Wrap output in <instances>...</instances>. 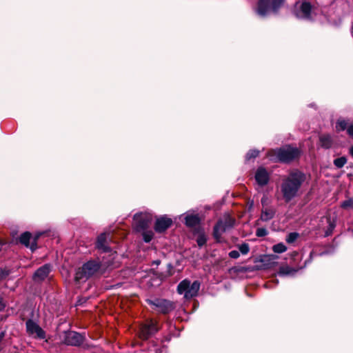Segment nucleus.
<instances>
[{"label":"nucleus","mask_w":353,"mask_h":353,"mask_svg":"<svg viewBox=\"0 0 353 353\" xmlns=\"http://www.w3.org/2000/svg\"><path fill=\"white\" fill-rule=\"evenodd\" d=\"M301 154L300 149L288 144L280 148L269 150L266 155L269 160L273 163L289 164L299 159Z\"/></svg>","instance_id":"f03ea898"},{"label":"nucleus","mask_w":353,"mask_h":353,"mask_svg":"<svg viewBox=\"0 0 353 353\" xmlns=\"http://www.w3.org/2000/svg\"><path fill=\"white\" fill-rule=\"evenodd\" d=\"M10 270L6 268H0V281L6 279L10 274Z\"/></svg>","instance_id":"72a5a7b5"},{"label":"nucleus","mask_w":353,"mask_h":353,"mask_svg":"<svg viewBox=\"0 0 353 353\" xmlns=\"http://www.w3.org/2000/svg\"><path fill=\"white\" fill-rule=\"evenodd\" d=\"M307 261H308V260H306V261H305V265H306V263H307Z\"/></svg>","instance_id":"8fccbe9b"},{"label":"nucleus","mask_w":353,"mask_h":353,"mask_svg":"<svg viewBox=\"0 0 353 353\" xmlns=\"http://www.w3.org/2000/svg\"><path fill=\"white\" fill-rule=\"evenodd\" d=\"M172 225V219L168 217L167 215L156 216V221L154 225V229L156 232L161 234L165 232Z\"/></svg>","instance_id":"ddd939ff"},{"label":"nucleus","mask_w":353,"mask_h":353,"mask_svg":"<svg viewBox=\"0 0 353 353\" xmlns=\"http://www.w3.org/2000/svg\"><path fill=\"white\" fill-rule=\"evenodd\" d=\"M312 254H313V252H311L310 254V260L312 259Z\"/></svg>","instance_id":"a18cd8bd"},{"label":"nucleus","mask_w":353,"mask_h":353,"mask_svg":"<svg viewBox=\"0 0 353 353\" xmlns=\"http://www.w3.org/2000/svg\"><path fill=\"white\" fill-rule=\"evenodd\" d=\"M5 244V242L3 240L0 239V252L1 251L2 246Z\"/></svg>","instance_id":"37998d69"},{"label":"nucleus","mask_w":353,"mask_h":353,"mask_svg":"<svg viewBox=\"0 0 353 353\" xmlns=\"http://www.w3.org/2000/svg\"><path fill=\"white\" fill-rule=\"evenodd\" d=\"M6 307V305L3 303V299L2 296L0 295V312L3 310Z\"/></svg>","instance_id":"ea45409f"},{"label":"nucleus","mask_w":353,"mask_h":353,"mask_svg":"<svg viewBox=\"0 0 353 353\" xmlns=\"http://www.w3.org/2000/svg\"><path fill=\"white\" fill-rule=\"evenodd\" d=\"M239 250L242 254H247L250 251V246L248 243H243L239 246Z\"/></svg>","instance_id":"c9c22d12"},{"label":"nucleus","mask_w":353,"mask_h":353,"mask_svg":"<svg viewBox=\"0 0 353 353\" xmlns=\"http://www.w3.org/2000/svg\"><path fill=\"white\" fill-rule=\"evenodd\" d=\"M276 214V211L273 208H265L261 210V214L260 216V219L262 221H268L272 219Z\"/></svg>","instance_id":"412c9836"},{"label":"nucleus","mask_w":353,"mask_h":353,"mask_svg":"<svg viewBox=\"0 0 353 353\" xmlns=\"http://www.w3.org/2000/svg\"><path fill=\"white\" fill-rule=\"evenodd\" d=\"M153 263H155L157 265H159L160 263V261H154Z\"/></svg>","instance_id":"c03bdc74"},{"label":"nucleus","mask_w":353,"mask_h":353,"mask_svg":"<svg viewBox=\"0 0 353 353\" xmlns=\"http://www.w3.org/2000/svg\"><path fill=\"white\" fill-rule=\"evenodd\" d=\"M236 219L230 214L224 215L223 219H219L213 227L212 236L216 243L221 242V234L234 228Z\"/></svg>","instance_id":"423d86ee"},{"label":"nucleus","mask_w":353,"mask_h":353,"mask_svg":"<svg viewBox=\"0 0 353 353\" xmlns=\"http://www.w3.org/2000/svg\"><path fill=\"white\" fill-rule=\"evenodd\" d=\"M134 221V229L137 232H140L149 228L152 221V215L150 213H136L133 216Z\"/></svg>","instance_id":"f8f14e48"},{"label":"nucleus","mask_w":353,"mask_h":353,"mask_svg":"<svg viewBox=\"0 0 353 353\" xmlns=\"http://www.w3.org/2000/svg\"><path fill=\"white\" fill-rule=\"evenodd\" d=\"M286 250L287 247L283 243H277L276 245H274L272 247V250L275 253H283L285 252Z\"/></svg>","instance_id":"c756f323"},{"label":"nucleus","mask_w":353,"mask_h":353,"mask_svg":"<svg viewBox=\"0 0 353 353\" xmlns=\"http://www.w3.org/2000/svg\"><path fill=\"white\" fill-rule=\"evenodd\" d=\"M5 335H6L5 331H2L0 332V342L3 339V338L5 337Z\"/></svg>","instance_id":"a19ab883"},{"label":"nucleus","mask_w":353,"mask_h":353,"mask_svg":"<svg viewBox=\"0 0 353 353\" xmlns=\"http://www.w3.org/2000/svg\"><path fill=\"white\" fill-rule=\"evenodd\" d=\"M347 134L353 139V124L349 125L347 128Z\"/></svg>","instance_id":"58836bf2"},{"label":"nucleus","mask_w":353,"mask_h":353,"mask_svg":"<svg viewBox=\"0 0 353 353\" xmlns=\"http://www.w3.org/2000/svg\"><path fill=\"white\" fill-rule=\"evenodd\" d=\"M279 256L276 254H264L261 255L259 258L256 259L254 263H260V265H255V270H268L274 268L278 265L277 260Z\"/></svg>","instance_id":"9d476101"},{"label":"nucleus","mask_w":353,"mask_h":353,"mask_svg":"<svg viewBox=\"0 0 353 353\" xmlns=\"http://www.w3.org/2000/svg\"><path fill=\"white\" fill-rule=\"evenodd\" d=\"M349 154L351 155L352 157H353V145L350 148Z\"/></svg>","instance_id":"79ce46f5"},{"label":"nucleus","mask_w":353,"mask_h":353,"mask_svg":"<svg viewBox=\"0 0 353 353\" xmlns=\"http://www.w3.org/2000/svg\"><path fill=\"white\" fill-rule=\"evenodd\" d=\"M305 179V174L298 169L290 172L281 185V190L285 203H289L298 196V192Z\"/></svg>","instance_id":"f257e3e1"},{"label":"nucleus","mask_w":353,"mask_h":353,"mask_svg":"<svg viewBox=\"0 0 353 353\" xmlns=\"http://www.w3.org/2000/svg\"><path fill=\"white\" fill-rule=\"evenodd\" d=\"M254 270H256L254 266H233L230 270V272H233L236 274L245 273Z\"/></svg>","instance_id":"5701e85b"},{"label":"nucleus","mask_w":353,"mask_h":353,"mask_svg":"<svg viewBox=\"0 0 353 353\" xmlns=\"http://www.w3.org/2000/svg\"><path fill=\"white\" fill-rule=\"evenodd\" d=\"M351 32H352V34L353 37V23H352V28H351Z\"/></svg>","instance_id":"49530a36"},{"label":"nucleus","mask_w":353,"mask_h":353,"mask_svg":"<svg viewBox=\"0 0 353 353\" xmlns=\"http://www.w3.org/2000/svg\"><path fill=\"white\" fill-rule=\"evenodd\" d=\"M285 0H258L256 13L262 17H266L270 11L277 14Z\"/></svg>","instance_id":"39448f33"},{"label":"nucleus","mask_w":353,"mask_h":353,"mask_svg":"<svg viewBox=\"0 0 353 353\" xmlns=\"http://www.w3.org/2000/svg\"><path fill=\"white\" fill-rule=\"evenodd\" d=\"M43 234L42 232H37L34 236L32 235V241H31V247L30 250L32 252H34L38 248L37 242L39 238Z\"/></svg>","instance_id":"393cba45"},{"label":"nucleus","mask_w":353,"mask_h":353,"mask_svg":"<svg viewBox=\"0 0 353 353\" xmlns=\"http://www.w3.org/2000/svg\"><path fill=\"white\" fill-rule=\"evenodd\" d=\"M107 235L108 234L105 232L101 233L97 236L95 243V248L104 253L110 252L112 251L111 248L108 245Z\"/></svg>","instance_id":"f3484780"},{"label":"nucleus","mask_w":353,"mask_h":353,"mask_svg":"<svg viewBox=\"0 0 353 353\" xmlns=\"http://www.w3.org/2000/svg\"><path fill=\"white\" fill-rule=\"evenodd\" d=\"M297 271V269L291 268L288 265L281 266L279 268L278 274L279 276L294 275Z\"/></svg>","instance_id":"4be33fe9"},{"label":"nucleus","mask_w":353,"mask_h":353,"mask_svg":"<svg viewBox=\"0 0 353 353\" xmlns=\"http://www.w3.org/2000/svg\"><path fill=\"white\" fill-rule=\"evenodd\" d=\"M340 207L343 210L351 209L353 210V197H349L341 203Z\"/></svg>","instance_id":"bb28decb"},{"label":"nucleus","mask_w":353,"mask_h":353,"mask_svg":"<svg viewBox=\"0 0 353 353\" xmlns=\"http://www.w3.org/2000/svg\"><path fill=\"white\" fill-rule=\"evenodd\" d=\"M26 331L29 334H36L37 337L39 339L46 338V332L32 319H28L26 322Z\"/></svg>","instance_id":"4468645a"},{"label":"nucleus","mask_w":353,"mask_h":353,"mask_svg":"<svg viewBox=\"0 0 353 353\" xmlns=\"http://www.w3.org/2000/svg\"><path fill=\"white\" fill-rule=\"evenodd\" d=\"M347 158L345 156L334 159L333 163L337 168H342L347 163Z\"/></svg>","instance_id":"a878e982"},{"label":"nucleus","mask_w":353,"mask_h":353,"mask_svg":"<svg viewBox=\"0 0 353 353\" xmlns=\"http://www.w3.org/2000/svg\"><path fill=\"white\" fill-rule=\"evenodd\" d=\"M201 283L196 280L191 283L188 279L181 281L177 286V292L179 294H183L186 299H192L198 295Z\"/></svg>","instance_id":"6e6552de"},{"label":"nucleus","mask_w":353,"mask_h":353,"mask_svg":"<svg viewBox=\"0 0 353 353\" xmlns=\"http://www.w3.org/2000/svg\"><path fill=\"white\" fill-rule=\"evenodd\" d=\"M102 263L99 259H91L84 263L75 272L74 281L77 283L85 282L92 276L102 274Z\"/></svg>","instance_id":"7ed1b4c3"},{"label":"nucleus","mask_w":353,"mask_h":353,"mask_svg":"<svg viewBox=\"0 0 353 353\" xmlns=\"http://www.w3.org/2000/svg\"><path fill=\"white\" fill-rule=\"evenodd\" d=\"M51 271V265L49 263L44 264L39 268L33 274L34 281H43L48 277Z\"/></svg>","instance_id":"dca6fc26"},{"label":"nucleus","mask_w":353,"mask_h":353,"mask_svg":"<svg viewBox=\"0 0 353 353\" xmlns=\"http://www.w3.org/2000/svg\"><path fill=\"white\" fill-rule=\"evenodd\" d=\"M299 236V233H297L296 232H290L287 236V238H286L285 240H286L287 243H294L298 239Z\"/></svg>","instance_id":"473e14b6"},{"label":"nucleus","mask_w":353,"mask_h":353,"mask_svg":"<svg viewBox=\"0 0 353 353\" xmlns=\"http://www.w3.org/2000/svg\"><path fill=\"white\" fill-rule=\"evenodd\" d=\"M312 10V4L306 1H297L293 10L294 15L298 19L309 20L311 19Z\"/></svg>","instance_id":"1a4fd4ad"},{"label":"nucleus","mask_w":353,"mask_h":353,"mask_svg":"<svg viewBox=\"0 0 353 353\" xmlns=\"http://www.w3.org/2000/svg\"><path fill=\"white\" fill-rule=\"evenodd\" d=\"M145 302L150 306L151 309L158 313L167 315L175 309V303L168 299L157 298L147 299Z\"/></svg>","instance_id":"0eeeda50"},{"label":"nucleus","mask_w":353,"mask_h":353,"mask_svg":"<svg viewBox=\"0 0 353 353\" xmlns=\"http://www.w3.org/2000/svg\"><path fill=\"white\" fill-rule=\"evenodd\" d=\"M141 232L143 241L145 243H150L154 237L153 232L148 230H143Z\"/></svg>","instance_id":"cd10ccee"},{"label":"nucleus","mask_w":353,"mask_h":353,"mask_svg":"<svg viewBox=\"0 0 353 353\" xmlns=\"http://www.w3.org/2000/svg\"><path fill=\"white\" fill-rule=\"evenodd\" d=\"M348 123L347 121L344 119L343 118H339L336 122V125H335V128H336V131L337 132H341V131H344L345 130H347V128H348Z\"/></svg>","instance_id":"b1692460"},{"label":"nucleus","mask_w":353,"mask_h":353,"mask_svg":"<svg viewBox=\"0 0 353 353\" xmlns=\"http://www.w3.org/2000/svg\"><path fill=\"white\" fill-rule=\"evenodd\" d=\"M294 256H298L299 255V254L297 252H294Z\"/></svg>","instance_id":"de8ad7c7"},{"label":"nucleus","mask_w":353,"mask_h":353,"mask_svg":"<svg viewBox=\"0 0 353 353\" xmlns=\"http://www.w3.org/2000/svg\"><path fill=\"white\" fill-rule=\"evenodd\" d=\"M259 150L256 149L250 150L245 155V161H249L256 159L259 155Z\"/></svg>","instance_id":"c85d7f7f"},{"label":"nucleus","mask_w":353,"mask_h":353,"mask_svg":"<svg viewBox=\"0 0 353 353\" xmlns=\"http://www.w3.org/2000/svg\"><path fill=\"white\" fill-rule=\"evenodd\" d=\"M268 234V231L265 228H259L256 230V236L257 237H264Z\"/></svg>","instance_id":"f704fd0d"},{"label":"nucleus","mask_w":353,"mask_h":353,"mask_svg":"<svg viewBox=\"0 0 353 353\" xmlns=\"http://www.w3.org/2000/svg\"><path fill=\"white\" fill-rule=\"evenodd\" d=\"M201 219L198 214H186L184 217V224L189 228H193L201 225Z\"/></svg>","instance_id":"a211bd4d"},{"label":"nucleus","mask_w":353,"mask_h":353,"mask_svg":"<svg viewBox=\"0 0 353 353\" xmlns=\"http://www.w3.org/2000/svg\"><path fill=\"white\" fill-rule=\"evenodd\" d=\"M254 179L257 184L263 187L269 183L270 174L264 167L260 166L255 172Z\"/></svg>","instance_id":"2eb2a0df"},{"label":"nucleus","mask_w":353,"mask_h":353,"mask_svg":"<svg viewBox=\"0 0 353 353\" xmlns=\"http://www.w3.org/2000/svg\"><path fill=\"white\" fill-rule=\"evenodd\" d=\"M327 223H328V226H327V230L325 232V236H329L330 235H331L332 234V232H333L335 226H336L334 222L332 221L330 218H327Z\"/></svg>","instance_id":"7c9ffc66"},{"label":"nucleus","mask_w":353,"mask_h":353,"mask_svg":"<svg viewBox=\"0 0 353 353\" xmlns=\"http://www.w3.org/2000/svg\"><path fill=\"white\" fill-rule=\"evenodd\" d=\"M228 255L232 259H238L240 256V254L237 250H232L229 252Z\"/></svg>","instance_id":"4c0bfd02"},{"label":"nucleus","mask_w":353,"mask_h":353,"mask_svg":"<svg viewBox=\"0 0 353 353\" xmlns=\"http://www.w3.org/2000/svg\"><path fill=\"white\" fill-rule=\"evenodd\" d=\"M196 243L199 248H202L207 243V236L205 234L198 235L196 239Z\"/></svg>","instance_id":"2f4dec72"},{"label":"nucleus","mask_w":353,"mask_h":353,"mask_svg":"<svg viewBox=\"0 0 353 353\" xmlns=\"http://www.w3.org/2000/svg\"><path fill=\"white\" fill-rule=\"evenodd\" d=\"M85 333H79L73 330L64 332L63 343L74 347H82L83 350H90L93 345L85 342Z\"/></svg>","instance_id":"20e7f679"},{"label":"nucleus","mask_w":353,"mask_h":353,"mask_svg":"<svg viewBox=\"0 0 353 353\" xmlns=\"http://www.w3.org/2000/svg\"><path fill=\"white\" fill-rule=\"evenodd\" d=\"M31 239H32V233L30 232L26 231L21 234V235L15 239V243H20L22 245L25 246L27 248H30L31 247Z\"/></svg>","instance_id":"6ab92c4d"},{"label":"nucleus","mask_w":353,"mask_h":353,"mask_svg":"<svg viewBox=\"0 0 353 353\" xmlns=\"http://www.w3.org/2000/svg\"><path fill=\"white\" fill-rule=\"evenodd\" d=\"M319 143L321 148L328 150L332 147L334 141L330 134H325L319 137Z\"/></svg>","instance_id":"aec40b11"},{"label":"nucleus","mask_w":353,"mask_h":353,"mask_svg":"<svg viewBox=\"0 0 353 353\" xmlns=\"http://www.w3.org/2000/svg\"><path fill=\"white\" fill-rule=\"evenodd\" d=\"M159 330L158 322L153 319L147 321L140 327L139 336L141 339L146 341Z\"/></svg>","instance_id":"9b49d317"},{"label":"nucleus","mask_w":353,"mask_h":353,"mask_svg":"<svg viewBox=\"0 0 353 353\" xmlns=\"http://www.w3.org/2000/svg\"><path fill=\"white\" fill-rule=\"evenodd\" d=\"M352 234H353V229L352 230Z\"/></svg>","instance_id":"3c124183"},{"label":"nucleus","mask_w":353,"mask_h":353,"mask_svg":"<svg viewBox=\"0 0 353 353\" xmlns=\"http://www.w3.org/2000/svg\"><path fill=\"white\" fill-rule=\"evenodd\" d=\"M193 234L194 235H200L201 234H205V230L200 225L193 228Z\"/></svg>","instance_id":"e433bc0d"},{"label":"nucleus","mask_w":353,"mask_h":353,"mask_svg":"<svg viewBox=\"0 0 353 353\" xmlns=\"http://www.w3.org/2000/svg\"><path fill=\"white\" fill-rule=\"evenodd\" d=\"M160 351H161V350H159V349L156 350L157 353H158V352H160Z\"/></svg>","instance_id":"09e8293b"}]
</instances>
